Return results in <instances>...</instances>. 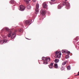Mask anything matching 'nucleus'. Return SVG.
Segmentation results:
<instances>
[{
    "label": "nucleus",
    "instance_id": "f3484780",
    "mask_svg": "<svg viewBox=\"0 0 79 79\" xmlns=\"http://www.w3.org/2000/svg\"><path fill=\"white\" fill-rule=\"evenodd\" d=\"M67 70H70L71 69V67L70 66H69L67 68Z\"/></svg>",
    "mask_w": 79,
    "mask_h": 79
},
{
    "label": "nucleus",
    "instance_id": "4468645a",
    "mask_svg": "<svg viewBox=\"0 0 79 79\" xmlns=\"http://www.w3.org/2000/svg\"><path fill=\"white\" fill-rule=\"evenodd\" d=\"M24 1L26 3L28 4V3H29V1H31V0H24Z\"/></svg>",
    "mask_w": 79,
    "mask_h": 79
},
{
    "label": "nucleus",
    "instance_id": "20e7f679",
    "mask_svg": "<svg viewBox=\"0 0 79 79\" xmlns=\"http://www.w3.org/2000/svg\"><path fill=\"white\" fill-rule=\"evenodd\" d=\"M39 4H37L36 5V9H35V14H37L39 13Z\"/></svg>",
    "mask_w": 79,
    "mask_h": 79
},
{
    "label": "nucleus",
    "instance_id": "5701e85b",
    "mask_svg": "<svg viewBox=\"0 0 79 79\" xmlns=\"http://www.w3.org/2000/svg\"><path fill=\"white\" fill-rule=\"evenodd\" d=\"M37 0H33V2H36V1Z\"/></svg>",
    "mask_w": 79,
    "mask_h": 79
},
{
    "label": "nucleus",
    "instance_id": "f257e3e1",
    "mask_svg": "<svg viewBox=\"0 0 79 79\" xmlns=\"http://www.w3.org/2000/svg\"><path fill=\"white\" fill-rule=\"evenodd\" d=\"M5 29L7 31L9 32V34L8 35V37H10L11 36V39H14V38L15 37L16 34L14 32L12 33L11 31L10 30H9V29H8V28L7 27H6Z\"/></svg>",
    "mask_w": 79,
    "mask_h": 79
},
{
    "label": "nucleus",
    "instance_id": "f8f14e48",
    "mask_svg": "<svg viewBox=\"0 0 79 79\" xmlns=\"http://www.w3.org/2000/svg\"><path fill=\"white\" fill-rule=\"evenodd\" d=\"M54 67H55V68H58V64L56 63H55L54 64Z\"/></svg>",
    "mask_w": 79,
    "mask_h": 79
},
{
    "label": "nucleus",
    "instance_id": "412c9836",
    "mask_svg": "<svg viewBox=\"0 0 79 79\" xmlns=\"http://www.w3.org/2000/svg\"><path fill=\"white\" fill-rule=\"evenodd\" d=\"M59 52H58V51H56V52H55V53L56 54H59Z\"/></svg>",
    "mask_w": 79,
    "mask_h": 79
},
{
    "label": "nucleus",
    "instance_id": "39448f33",
    "mask_svg": "<svg viewBox=\"0 0 79 79\" xmlns=\"http://www.w3.org/2000/svg\"><path fill=\"white\" fill-rule=\"evenodd\" d=\"M43 6L44 8H46V10H48V5L46 2H44L43 4Z\"/></svg>",
    "mask_w": 79,
    "mask_h": 79
},
{
    "label": "nucleus",
    "instance_id": "1a4fd4ad",
    "mask_svg": "<svg viewBox=\"0 0 79 79\" xmlns=\"http://www.w3.org/2000/svg\"><path fill=\"white\" fill-rule=\"evenodd\" d=\"M61 53L60 52H59V54L57 55V56L58 58H61Z\"/></svg>",
    "mask_w": 79,
    "mask_h": 79
},
{
    "label": "nucleus",
    "instance_id": "a878e982",
    "mask_svg": "<svg viewBox=\"0 0 79 79\" xmlns=\"http://www.w3.org/2000/svg\"><path fill=\"white\" fill-rule=\"evenodd\" d=\"M68 0H65V1H67Z\"/></svg>",
    "mask_w": 79,
    "mask_h": 79
},
{
    "label": "nucleus",
    "instance_id": "393cba45",
    "mask_svg": "<svg viewBox=\"0 0 79 79\" xmlns=\"http://www.w3.org/2000/svg\"><path fill=\"white\" fill-rule=\"evenodd\" d=\"M76 76H79V74L76 75Z\"/></svg>",
    "mask_w": 79,
    "mask_h": 79
},
{
    "label": "nucleus",
    "instance_id": "4be33fe9",
    "mask_svg": "<svg viewBox=\"0 0 79 79\" xmlns=\"http://www.w3.org/2000/svg\"><path fill=\"white\" fill-rule=\"evenodd\" d=\"M67 53L68 55H69V53H70V52H68V51H67Z\"/></svg>",
    "mask_w": 79,
    "mask_h": 79
},
{
    "label": "nucleus",
    "instance_id": "b1692460",
    "mask_svg": "<svg viewBox=\"0 0 79 79\" xmlns=\"http://www.w3.org/2000/svg\"><path fill=\"white\" fill-rule=\"evenodd\" d=\"M52 2H55L56 0H51Z\"/></svg>",
    "mask_w": 79,
    "mask_h": 79
},
{
    "label": "nucleus",
    "instance_id": "9d476101",
    "mask_svg": "<svg viewBox=\"0 0 79 79\" xmlns=\"http://www.w3.org/2000/svg\"><path fill=\"white\" fill-rule=\"evenodd\" d=\"M61 52H62L63 53H67L68 51L66 50L63 49L61 51Z\"/></svg>",
    "mask_w": 79,
    "mask_h": 79
},
{
    "label": "nucleus",
    "instance_id": "9b49d317",
    "mask_svg": "<svg viewBox=\"0 0 79 79\" xmlns=\"http://www.w3.org/2000/svg\"><path fill=\"white\" fill-rule=\"evenodd\" d=\"M49 68H50L51 69L52 68H53V63H51L50 64V65H49Z\"/></svg>",
    "mask_w": 79,
    "mask_h": 79
},
{
    "label": "nucleus",
    "instance_id": "6e6552de",
    "mask_svg": "<svg viewBox=\"0 0 79 79\" xmlns=\"http://www.w3.org/2000/svg\"><path fill=\"white\" fill-rule=\"evenodd\" d=\"M41 13L43 16L45 15V11L44 10H41Z\"/></svg>",
    "mask_w": 79,
    "mask_h": 79
},
{
    "label": "nucleus",
    "instance_id": "bb28decb",
    "mask_svg": "<svg viewBox=\"0 0 79 79\" xmlns=\"http://www.w3.org/2000/svg\"><path fill=\"white\" fill-rule=\"evenodd\" d=\"M78 73L79 74V71L78 72Z\"/></svg>",
    "mask_w": 79,
    "mask_h": 79
},
{
    "label": "nucleus",
    "instance_id": "dca6fc26",
    "mask_svg": "<svg viewBox=\"0 0 79 79\" xmlns=\"http://www.w3.org/2000/svg\"><path fill=\"white\" fill-rule=\"evenodd\" d=\"M67 63V61L66 60L65 61L63 62L62 63L63 65H65V64Z\"/></svg>",
    "mask_w": 79,
    "mask_h": 79
},
{
    "label": "nucleus",
    "instance_id": "7ed1b4c3",
    "mask_svg": "<svg viewBox=\"0 0 79 79\" xmlns=\"http://www.w3.org/2000/svg\"><path fill=\"white\" fill-rule=\"evenodd\" d=\"M42 60H44L43 63L44 64H47L48 63V62L50 61V58L49 57H43L42 58Z\"/></svg>",
    "mask_w": 79,
    "mask_h": 79
},
{
    "label": "nucleus",
    "instance_id": "0eeeda50",
    "mask_svg": "<svg viewBox=\"0 0 79 79\" xmlns=\"http://www.w3.org/2000/svg\"><path fill=\"white\" fill-rule=\"evenodd\" d=\"M6 42H7V40H2L1 41V44H3L6 43Z\"/></svg>",
    "mask_w": 79,
    "mask_h": 79
},
{
    "label": "nucleus",
    "instance_id": "f03ea898",
    "mask_svg": "<svg viewBox=\"0 0 79 79\" xmlns=\"http://www.w3.org/2000/svg\"><path fill=\"white\" fill-rule=\"evenodd\" d=\"M66 5V8L67 9H69V6L70 5L69 3L67 2L66 3L64 2H62L61 4H60V5H59L58 6V8L59 9H61V7H63V5Z\"/></svg>",
    "mask_w": 79,
    "mask_h": 79
},
{
    "label": "nucleus",
    "instance_id": "6ab92c4d",
    "mask_svg": "<svg viewBox=\"0 0 79 79\" xmlns=\"http://www.w3.org/2000/svg\"><path fill=\"white\" fill-rule=\"evenodd\" d=\"M65 58H66V59H68L69 58V55H66Z\"/></svg>",
    "mask_w": 79,
    "mask_h": 79
},
{
    "label": "nucleus",
    "instance_id": "aec40b11",
    "mask_svg": "<svg viewBox=\"0 0 79 79\" xmlns=\"http://www.w3.org/2000/svg\"><path fill=\"white\" fill-rule=\"evenodd\" d=\"M10 2L11 3H14V1L13 0H11Z\"/></svg>",
    "mask_w": 79,
    "mask_h": 79
},
{
    "label": "nucleus",
    "instance_id": "ddd939ff",
    "mask_svg": "<svg viewBox=\"0 0 79 79\" xmlns=\"http://www.w3.org/2000/svg\"><path fill=\"white\" fill-rule=\"evenodd\" d=\"M25 23L26 24H27V25H28V24H30V23H29V20H26L25 21Z\"/></svg>",
    "mask_w": 79,
    "mask_h": 79
},
{
    "label": "nucleus",
    "instance_id": "a211bd4d",
    "mask_svg": "<svg viewBox=\"0 0 79 79\" xmlns=\"http://www.w3.org/2000/svg\"><path fill=\"white\" fill-rule=\"evenodd\" d=\"M31 6L30 5H29L27 6V9H31Z\"/></svg>",
    "mask_w": 79,
    "mask_h": 79
},
{
    "label": "nucleus",
    "instance_id": "423d86ee",
    "mask_svg": "<svg viewBox=\"0 0 79 79\" xmlns=\"http://www.w3.org/2000/svg\"><path fill=\"white\" fill-rule=\"evenodd\" d=\"M25 9V7H24V6L23 5L20 6V11H24Z\"/></svg>",
    "mask_w": 79,
    "mask_h": 79
},
{
    "label": "nucleus",
    "instance_id": "2eb2a0df",
    "mask_svg": "<svg viewBox=\"0 0 79 79\" xmlns=\"http://www.w3.org/2000/svg\"><path fill=\"white\" fill-rule=\"evenodd\" d=\"M54 61L55 63H58L59 62V60L58 59H55Z\"/></svg>",
    "mask_w": 79,
    "mask_h": 79
}]
</instances>
